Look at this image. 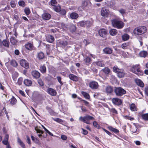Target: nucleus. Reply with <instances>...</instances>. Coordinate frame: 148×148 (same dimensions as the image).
<instances>
[{"label":"nucleus","mask_w":148,"mask_h":148,"mask_svg":"<svg viewBox=\"0 0 148 148\" xmlns=\"http://www.w3.org/2000/svg\"><path fill=\"white\" fill-rule=\"evenodd\" d=\"M107 31L104 29H100L99 31V35L102 37H104L107 34Z\"/></svg>","instance_id":"nucleus-12"},{"label":"nucleus","mask_w":148,"mask_h":148,"mask_svg":"<svg viewBox=\"0 0 148 148\" xmlns=\"http://www.w3.org/2000/svg\"><path fill=\"white\" fill-rule=\"evenodd\" d=\"M130 110L133 111H136L137 110V108L134 103H132L130 105Z\"/></svg>","instance_id":"nucleus-27"},{"label":"nucleus","mask_w":148,"mask_h":148,"mask_svg":"<svg viewBox=\"0 0 148 148\" xmlns=\"http://www.w3.org/2000/svg\"><path fill=\"white\" fill-rule=\"evenodd\" d=\"M108 128L110 130L115 133H117L119 132V131L117 129L114 128L111 126H108Z\"/></svg>","instance_id":"nucleus-31"},{"label":"nucleus","mask_w":148,"mask_h":148,"mask_svg":"<svg viewBox=\"0 0 148 148\" xmlns=\"http://www.w3.org/2000/svg\"><path fill=\"white\" fill-rule=\"evenodd\" d=\"M146 27L144 26L138 27L134 30V33L135 34L141 35L145 33L147 31Z\"/></svg>","instance_id":"nucleus-2"},{"label":"nucleus","mask_w":148,"mask_h":148,"mask_svg":"<svg viewBox=\"0 0 148 148\" xmlns=\"http://www.w3.org/2000/svg\"><path fill=\"white\" fill-rule=\"evenodd\" d=\"M61 25V27L63 29H64V30H66L67 29V27L66 25H65V24H64L63 23H62Z\"/></svg>","instance_id":"nucleus-55"},{"label":"nucleus","mask_w":148,"mask_h":148,"mask_svg":"<svg viewBox=\"0 0 148 148\" xmlns=\"http://www.w3.org/2000/svg\"><path fill=\"white\" fill-rule=\"evenodd\" d=\"M130 44L129 42L123 43L121 45V47L124 49H127L130 46Z\"/></svg>","instance_id":"nucleus-29"},{"label":"nucleus","mask_w":148,"mask_h":148,"mask_svg":"<svg viewBox=\"0 0 148 148\" xmlns=\"http://www.w3.org/2000/svg\"><path fill=\"white\" fill-rule=\"evenodd\" d=\"M20 63L21 65L23 67L27 69L29 68V64L25 60H21Z\"/></svg>","instance_id":"nucleus-7"},{"label":"nucleus","mask_w":148,"mask_h":148,"mask_svg":"<svg viewBox=\"0 0 148 148\" xmlns=\"http://www.w3.org/2000/svg\"><path fill=\"white\" fill-rule=\"evenodd\" d=\"M102 71L106 74H108L110 72V69L108 67H105Z\"/></svg>","instance_id":"nucleus-35"},{"label":"nucleus","mask_w":148,"mask_h":148,"mask_svg":"<svg viewBox=\"0 0 148 148\" xmlns=\"http://www.w3.org/2000/svg\"><path fill=\"white\" fill-rule=\"evenodd\" d=\"M47 41L50 43H52L54 40V37L51 35H48L46 37Z\"/></svg>","instance_id":"nucleus-18"},{"label":"nucleus","mask_w":148,"mask_h":148,"mask_svg":"<svg viewBox=\"0 0 148 148\" xmlns=\"http://www.w3.org/2000/svg\"><path fill=\"white\" fill-rule=\"evenodd\" d=\"M119 12L122 14H124L125 13V10L123 9H121L119 10Z\"/></svg>","instance_id":"nucleus-61"},{"label":"nucleus","mask_w":148,"mask_h":148,"mask_svg":"<svg viewBox=\"0 0 148 148\" xmlns=\"http://www.w3.org/2000/svg\"><path fill=\"white\" fill-rule=\"evenodd\" d=\"M17 141L23 148H25V145L18 137L17 138Z\"/></svg>","instance_id":"nucleus-34"},{"label":"nucleus","mask_w":148,"mask_h":148,"mask_svg":"<svg viewBox=\"0 0 148 148\" xmlns=\"http://www.w3.org/2000/svg\"><path fill=\"white\" fill-rule=\"evenodd\" d=\"M109 13V11L108 10L102 8L101 11V15L102 16L104 17H106Z\"/></svg>","instance_id":"nucleus-8"},{"label":"nucleus","mask_w":148,"mask_h":148,"mask_svg":"<svg viewBox=\"0 0 148 148\" xmlns=\"http://www.w3.org/2000/svg\"><path fill=\"white\" fill-rule=\"evenodd\" d=\"M32 75L34 78L38 79L39 78L40 76V73L36 71H34L31 73Z\"/></svg>","instance_id":"nucleus-13"},{"label":"nucleus","mask_w":148,"mask_h":148,"mask_svg":"<svg viewBox=\"0 0 148 148\" xmlns=\"http://www.w3.org/2000/svg\"><path fill=\"white\" fill-rule=\"evenodd\" d=\"M69 78L71 80L74 81H77L78 80V77L73 74H70L69 76Z\"/></svg>","instance_id":"nucleus-17"},{"label":"nucleus","mask_w":148,"mask_h":148,"mask_svg":"<svg viewBox=\"0 0 148 148\" xmlns=\"http://www.w3.org/2000/svg\"><path fill=\"white\" fill-rule=\"evenodd\" d=\"M84 61L86 65H89L90 64L91 59L89 57H86L84 59Z\"/></svg>","instance_id":"nucleus-28"},{"label":"nucleus","mask_w":148,"mask_h":148,"mask_svg":"<svg viewBox=\"0 0 148 148\" xmlns=\"http://www.w3.org/2000/svg\"><path fill=\"white\" fill-rule=\"evenodd\" d=\"M141 116L144 119L148 120V114H143Z\"/></svg>","instance_id":"nucleus-48"},{"label":"nucleus","mask_w":148,"mask_h":148,"mask_svg":"<svg viewBox=\"0 0 148 148\" xmlns=\"http://www.w3.org/2000/svg\"><path fill=\"white\" fill-rule=\"evenodd\" d=\"M122 39L124 41H126L128 40L129 38V35L127 34H125L122 36Z\"/></svg>","instance_id":"nucleus-33"},{"label":"nucleus","mask_w":148,"mask_h":148,"mask_svg":"<svg viewBox=\"0 0 148 148\" xmlns=\"http://www.w3.org/2000/svg\"><path fill=\"white\" fill-rule=\"evenodd\" d=\"M40 70L42 73H44L46 71V68L45 66L41 65L40 67Z\"/></svg>","instance_id":"nucleus-36"},{"label":"nucleus","mask_w":148,"mask_h":148,"mask_svg":"<svg viewBox=\"0 0 148 148\" xmlns=\"http://www.w3.org/2000/svg\"><path fill=\"white\" fill-rule=\"evenodd\" d=\"M53 9L54 10L57 12H59L61 10V8L59 5L58 6H54Z\"/></svg>","instance_id":"nucleus-38"},{"label":"nucleus","mask_w":148,"mask_h":148,"mask_svg":"<svg viewBox=\"0 0 148 148\" xmlns=\"http://www.w3.org/2000/svg\"><path fill=\"white\" fill-rule=\"evenodd\" d=\"M70 18L73 19L77 18L79 16V15L75 12H72L70 14Z\"/></svg>","instance_id":"nucleus-20"},{"label":"nucleus","mask_w":148,"mask_h":148,"mask_svg":"<svg viewBox=\"0 0 148 148\" xmlns=\"http://www.w3.org/2000/svg\"><path fill=\"white\" fill-rule=\"evenodd\" d=\"M24 12L27 15H29L30 12V11L29 8H26L24 10Z\"/></svg>","instance_id":"nucleus-45"},{"label":"nucleus","mask_w":148,"mask_h":148,"mask_svg":"<svg viewBox=\"0 0 148 148\" xmlns=\"http://www.w3.org/2000/svg\"><path fill=\"white\" fill-rule=\"evenodd\" d=\"M53 120L54 121L60 124H62V123H64L65 122L64 121L58 118H53Z\"/></svg>","instance_id":"nucleus-37"},{"label":"nucleus","mask_w":148,"mask_h":148,"mask_svg":"<svg viewBox=\"0 0 148 148\" xmlns=\"http://www.w3.org/2000/svg\"><path fill=\"white\" fill-rule=\"evenodd\" d=\"M114 92L116 96H121L126 93V91L121 87L115 88Z\"/></svg>","instance_id":"nucleus-5"},{"label":"nucleus","mask_w":148,"mask_h":148,"mask_svg":"<svg viewBox=\"0 0 148 148\" xmlns=\"http://www.w3.org/2000/svg\"><path fill=\"white\" fill-rule=\"evenodd\" d=\"M113 70L114 72L117 73L121 69H119L117 66H115L113 67Z\"/></svg>","instance_id":"nucleus-42"},{"label":"nucleus","mask_w":148,"mask_h":148,"mask_svg":"<svg viewBox=\"0 0 148 148\" xmlns=\"http://www.w3.org/2000/svg\"><path fill=\"white\" fill-rule=\"evenodd\" d=\"M35 130L36 131L37 133L39 134L38 135L39 137L42 136V134L43 133V132L42 131L37 128L36 127L35 128Z\"/></svg>","instance_id":"nucleus-30"},{"label":"nucleus","mask_w":148,"mask_h":148,"mask_svg":"<svg viewBox=\"0 0 148 148\" xmlns=\"http://www.w3.org/2000/svg\"><path fill=\"white\" fill-rule=\"evenodd\" d=\"M57 80L58 81V82H59V83L61 84V85H63V83L61 81V77H60V76H58L57 77Z\"/></svg>","instance_id":"nucleus-58"},{"label":"nucleus","mask_w":148,"mask_h":148,"mask_svg":"<svg viewBox=\"0 0 148 148\" xmlns=\"http://www.w3.org/2000/svg\"><path fill=\"white\" fill-rule=\"evenodd\" d=\"M139 55L140 57L145 58L147 55V53L145 51H142L140 52Z\"/></svg>","instance_id":"nucleus-25"},{"label":"nucleus","mask_w":148,"mask_h":148,"mask_svg":"<svg viewBox=\"0 0 148 148\" xmlns=\"http://www.w3.org/2000/svg\"><path fill=\"white\" fill-rule=\"evenodd\" d=\"M2 143L3 144L5 145H7V146L9 144H8V140H4L2 141Z\"/></svg>","instance_id":"nucleus-63"},{"label":"nucleus","mask_w":148,"mask_h":148,"mask_svg":"<svg viewBox=\"0 0 148 148\" xmlns=\"http://www.w3.org/2000/svg\"><path fill=\"white\" fill-rule=\"evenodd\" d=\"M2 46H4L7 48L9 47L10 43L8 40H3L2 41Z\"/></svg>","instance_id":"nucleus-22"},{"label":"nucleus","mask_w":148,"mask_h":148,"mask_svg":"<svg viewBox=\"0 0 148 148\" xmlns=\"http://www.w3.org/2000/svg\"><path fill=\"white\" fill-rule=\"evenodd\" d=\"M10 41L11 43L13 45H15L17 42V40L15 38L11 37L10 39Z\"/></svg>","instance_id":"nucleus-39"},{"label":"nucleus","mask_w":148,"mask_h":148,"mask_svg":"<svg viewBox=\"0 0 148 148\" xmlns=\"http://www.w3.org/2000/svg\"><path fill=\"white\" fill-rule=\"evenodd\" d=\"M38 82L40 86H42L44 85L43 82L41 79H39L38 80Z\"/></svg>","instance_id":"nucleus-52"},{"label":"nucleus","mask_w":148,"mask_h":148,"mask_svg":"<svg viewBox=\"0 0 148 148\" xmlns=\"http://www.w3.org/2000/svg\"><path fill=\"white\" fill-rule=\"evenodd\" d=\"M112 101L114 104L117 106L121 105L122 103V101L121 99L116 98H113Z\"/></svg>","instance_id":"nucleus-6"},{"label":"nucleus","mask_w":148,"mask_h":148,"mask_svg":"<svg viewBox=\"0 0 148 148\" xmlns=\"http://www.w3.org/2000/svg\"><path fill=\"white\" fill-rule=\"evenodd\" d=\"M98 86V83L96 82H90L89 84V86L92 89H97Z\"/></svg>","instance_id":"nucleus-10"},{"label":"nucleus","mask_w":148,"mask_h":148,"mask_svg":"<svg viewBox=\"0 0 148 148\" xmlns=\"http://www.w3.org/2000/svg\"><path fill=\"white\" fill-rule=\"evenodd\" d=\"M78 26H80L82 27H85V21H82L78 23Z\"/></svg>","instance_id":"nucleus-46"},{"label":"nucleus","mask_w":148,"mask_h":148,"mask_svg":"<svg viewBox=\"0 0 148 148\" xmlns=\"http://www.w3.org/2000/svg\"><path fill=\"white\" fill-rule=\"evenodd\" d=\"M112 26L115 28L120 29L122 28L124 26V23L122 21L116 19L112 21Z\"/></svg>","instance_id":"nucleus-1"},{"label":"nucleus","mask_w":148,"mask_h":148,"mask_svg":"<svg viewBox=\"0 0 148 148\" xmlns=\"http://www.w3.org/2000/svg\"><path fill=\"white\" fill-rule=\"evenodd\" d=\"M103 52L106 54H110L112 53V50L109 48H106L103 49Z\"/></svg>","instance_id":"nucleus-23"},{"label":"nucleus","mask_w":148,"mask_h":148,"mask_svg":"<svg viewBox=\"0 0 148 148\" xmlns=\"http://www.w3.org/2000/svg\"><path fill=\"white\" fill-rule=\"evenodd\" d=\"M88 5V2L87 1L84 0L82 1V6L84 8L86 7Z\"/></svg>","instance_id":"nucleus-47"},{"label":"nucleus","mask_w":148,"mask_h":148,"mask_svg":"<svg viewBox=\"0 0 148 148\" xmlns=\"http://www.w3.org/2000/svg\"><path fill=\"white\" fill-rule=\"evenodd\" d=\"M105 91L108 94H111L113 91V88L111 86H108L106 87Z\"/></svg>","instance_id":"nucleus-16"},{"label":"nucleus","mask_w":148,"mask_h":148,"mask_svg":"<svg viewBox=\"0 0 148 148\" xmlns=\"http://www.w3.org/2000/svg\"><path fill=\"white\" fill-rule=\"evenodd\" d=\"M16 99L14 97H13L11 99L10 101V104L13 105H15L16 103Z\"/></svg>","instance_id":"nucleus-40"},{"label":"nucleus","mask_w":148,"mask_h":148,"mask_svg":"<svg viewBox=\"0 0 148 148\" xmlns=\"http://www.w3.org/2000/svg\"><path fill=\"white\" fill-rule=\"evenodd\" d=\"M19 5L21 6L24 7L25 5V4L24 1H21L18 2Z\"/></svg>","instance_id":"nucleus-51"},{"label":"nucleus","mask_w":148,"mask_h":148,"mask_svg":"<svg viewBox=\"0 0 148 148\" xmlns=\"http://www.w3.org/2000/svg\"><path fill=\"white\" fill-rule=\"evenodd\" d=\"M85 26L88 27L90 26V23L89 21H85Z\"/></svg>","instance_id":"nucleus-60"},{"label":"nucleus","mask_w":148,"mask_h":148,"mask_svg":"<svg viewBox=\"0 0 148 148\" xmlns=\"http://www.w3.org/2000/svg\"><path fill=\"white\" fill-rule=\"evenodd\" d=\"M38 58L39 59H42L44 57V54L42 52H40L38 53Z\"/></svg>","instance_id":"nucleus-32"},{"label":"nucleus","mask_w":148,"mask_h":148,"mask_svg":"<svg viewBox=\"0 0 148 148\" xmlns=\"http://www.w3.org/2000/svg\"><path fill=\"white\" fill-rule=\"evenodd\" d=\"M31 138L32 140L33 141L36 142L38 143V139L34 137L33 136H31Z\"/></svg>","instance_id":"nucleus-59"},{"label":"nucleus","mask_w":148,"mask_h":148,"mask_svg":"<svg viewBox=\"0 0 148 148\" xmlns=\"http://www.w3.org/2000/svg\"><path fill=\"white\" fill-rule=\"evenodd\" d=\"M82 95L84 96L87 99L90 98V96L89 94L86 92L82 91Z\"/></svg>","instance_id":"nucleus-43"},{"label":"nucleus","mask_w":148,"mask_h":148,"mask_svg":"<svg viewBox=\"0 0 148 148\" xmlns=\"http://www.w3.org/2000/svg\"><path fill=\"white\" fill-rule=\"evenodd\" d=\"M110 111L114 114H117V111L114 108H111V109H110Z\"/></svg>","instance_id":"nucleus-53"},{"label":"nucleus","mask_w":148,"mask_h":148,"mask_svg":"<svg viewBox=\"0 0 148 148\" xmlns=\"http://www.w3.org/2000/svg\"><path fill=\"white\" fill-rule=\"evenodd\" d=\"M70 29L72 32H75L76 30V27L73 24H72L70 27Z\"/></svg>","instance_id":"nucleus-44"},{"label":"nucleus","mask_w":148,"mask_h":148,"mask_svg":"<svg viewBox=\"0 0 148 148\" xmlns=\"http://www.w3.org/2000/svg\"><path fill=\"white\" fill-rule=\"evenodd\" d=\"M47 92L49 94L52 96H55L57 94L56 91L51 88H49L47 90Z\"/></svg>","instance_id":"nucleus-9"},{"label":"nucleus","mask_w":148,"mask_h":148,"mask_svg":"<svg viewBox=\"0 0 148 148\" xmlns=\"http://www.w3.org/2000/svg\"><path fill=\"white\" fill-rule=\"evenodd\" d=\"M42 18L44 20H47L51 18V15L48 13H44L42 16Z\"/></svg>","instance_id":"nucleus-11"},{"label":"nucleus","mask_w":148,"mask_h":148,"mask_svg":"<svg viewBox=\"0 0 148 148\" xmlns=\"http://www.w3.org/2000/svg\"><path fill=\"white\" fill-rule=\"evenodd\" d=\"M25 46V48L27 50L31 51L33 49V46L31 43H28Z\"/></svg>","instance_id":"nucleus-19"},{"label":"nucleus","mask_w":148,"mask_h":148,"mask_svg":"<svg viewBox=\"0 0 148 148\" xmlns=\"http://www.w3.org/2000/svg\"><path fill=\"white\" fill-rule=\"evenodd\" d=\"M132 132L134 133H135L137 132V128L136 126H134V127H133L132 128Z\"/></svg>","instance_id":"nucleus-57"},{"label":"nucleus","mask_w":148,"mask_h":148,"mask_svg":"<svg viewBox=\"0 0 148 148\" xmlns=\"http://www.w3.org/2000/svg\"><path fill=\"white\" fill-rule=\"evenodd\" d=\"M59 43L60 45L62 47H64L68 45V43L66 41H61Z\"/></svg>","instance_id":"nucleus-41"},{"label":"nucleus","mask_w":148,"mask_h":148,"mask_svg":"<svg viewBox=\"0 0 148 148\" xmlns=\"http://www.w3.org/2000/svg\"><path fill=\"white\" fill-rule=\"evenodd\" d=\"M93 125L94 126L96 127L97 128H99L100 126L97 124V123L96 121H94L93 123Z\"/></svg>","instance_id":"nucleus-56"},{"label":"nucleus","mask_w":148,"mask_h":148,"mask_svg":"<svg viewBox=\"0 0 148 148\" xmlns=\"http://www.w3.org/2000/svg\"><path fill=\"white\" fill-rule=\"evenodd\" d=\"M79 120L86 124H90V123L89 121L94 120V118L92 116L87 115L83 117L80 116L79 118Z\"/></svg>","instance_id":"nucleus-4"},{"label":"nucleus","mask_w":148,"mask_h":148,"mask_svg":"<svg viewBox=\"0 0 148 148\" xmlns=\"http://www.w3.org/2000/svg\"><path fill=\"white\" fill-rule=\"evenodd\" d=\"M51 5L54 7L56 5L57 1L56 0H51Z\"/></svg>","instance_id":"nucleus-54"},{"label":"nucleus","mask_w":148,"mask_h":148,"mask_svg":"<svg viewBox=\"0 0 148 148\" xmlns=\"http://www.w3.org/2000/svg\"><path fill=\"white\" fill-rule=\"evenodd\" d=\"M27 137V143H28L29 144H31V142H30V140L29 138V137L27 136H26Z\"/></svg>","instance_id":"nucleus-62"},{"label":"nucleus","mask_w":148,"mask_h":148,"mask_svg":"<svg viewBox=\"0 0 148 148\" xmlns=\"http://www.w3.org/2000/svg\"><path fill=\"white\" fill-rule=\"evenodd\" d=\"M115 4V2L114 0H112L110 1L109 5L110 8L113 7Z\"/></svg>","instance_id":"nucleus-50"},{"label":"nucleus","mask_w":148,"mask_h":148,"mask_svg":"<svg viewBox=\"0 0 148 148\" xmlns=\"http://www.w3.org/2000/svg\"><path fill=\"white\" fill-rule=\"evenodd\" d=\"M110 34L112 36L116 35L117 33V30L115 29H112L110 30Z\"/></svg>","instance_id":"nucleus-26"},{"label":"nucleus","mask_w":148,"mask_h":148,"mask_svg":"<svg viewBox=\"0 0 148 148\" xmlns=\"http://www.w3.org/2000/svg\"><path fill=\"white\" fill-rule=\"evenodd\" d=\"M11 64L14 67L17 66L18 64L16 61L14 60H12L11 62Z\"/></svg>","instance_id":"nucleus-49"},{"label":"nucleus","mask_w":148,"mask_h":148,"mask_svg":"<svg viewBox=\"0 0 148 148\" xmlns=\"http://www.w3.org/2000/svg\"><path fill=\"white\" fill-rule=\"evenodd\" d=\"M24 83L27 86H30L32 84V82L31 80L28 79H26L24 80Z\"/></svg>","instance_id":"nucleus-21"},{"label":"nucleus","mask_w":148,"mask_h":148,"mask_svg":"<svg viewBox=\"0 0 148 148\" xmlns=\"http://www.w3.org/2000/svg\"><path fill=\"white\" fill-rule=\"evenodd\" d=\"M61 138L62 140H66L67 138V137L66 136L64 135H62L61 136Z\"/></svg>","instance_id":"nucleus-64"},{"label":"nucleus","mask_w":148,"mask_h":148,"mask_svg":"<svg viewBox=\"0 0 148 148\" xmlns=\"http://www.w3.org/2000/svg\"><path fill=\"white\" fill-rule=\"evenodd\" d=\"M134 81L136 84L138 86L141 87H143L144 86V83L140 79H136Z\"/></svg>","instance_id":"nucleus-14"},{"label":"nucleus","mask_w":148,"mask_h":148,"mask_svg":"<svg viewBox=\"0 0 148 148\" xmlns=\"http://www.w3.org/2000/svg\"><path fill=\"white\" fill-rule=\"evenodd\" d=\"M117 73V76L119 78H122L124 77L125 74L123 69H121Z\"/></svg>","instance_id":"nucleus-15"},{"label":"nucleus","mask_w":148,"mask_h":148,"mask_svg":"<svg viewBox=\"0 0 148 148\" xmlns=\"http://www.w3.org/2000/svg\"><path fill=\"white\" fill-rule=\"evenodd\" d=\"M131 70L133 73L136 74L138 76H141L143 75V73L140 69L139 64H136L132 66Z\"/></svg>","instance_id":"nucleus-3"},{"label":"nucleus","mask_w":148,"mask_h":148,"mask_svg":"<svg viewBox=\"0 0 148 148\" xmlns=\"http://www.w3.org/2000/svg\"><path fill=\"white\" fill-rule=\"evenodd\" d=\"M97 66L101 67H103L105 64L103 61H98L94 62Z\"/></svg>","instance_id":"nucleus-24"}]
</instances>
